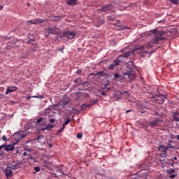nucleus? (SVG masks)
Wrapping results in <instances>:
<instances>
[{
	"label": "nucleus",
	"instance_id": "nucleus-11",
	"mask_svg": "<svg viewBox=\"0 0 179 179\" xmlns=\"http://www.w3.org/2000/svg\"><path fill=\"white\" fill-rule=\"evenodd\" d=\"M158 150L159 152H162L164 155H167V150H169V148H166L165 145H159Z\"/></svg>",
	"mask_w": 179,
	"mask_h": 179
},
{
	"label": "nucleus",
	"instance_id": "nucleus-46",
	"mask_svg": "<svg viewBox=\"0 0 179 179\" xmlns=\"http://www.w3.org/2000/svg\"><path fill=\"white\" fill-rule=\"evenodd\" d=\"M2 9H3V7H2V6H0V10H2Z\"/></svg>",
	"mask_w": 179,
	"mask_h": 179
},
{
	"label": "nucleus",
	"instance_id": "nucleus-43",
	"mask_svg": "<svg viewBox=\"0 0 179 179\" xmlns=\"http://www.w3.org/2000/svg\"><path fill=\"white\" fill-rule=\"evenodd\" d=\"M45 113L48 114L50 113V109H45Z\"/></svg>",
	"mask_w": 179,
	"mask_h": 179
},
{
	"label": "nucleus",
	"instance_id": "nucleus-33",
	"mask_svg": "<svg viewBox=\"0 0 179 179\" xmlns=\"http://www.w3.org/2000/svg\"><path fill=\"white\" fill-rule=\"evenodd\" d=\"M34 170H35V171H36V173H38V171H40V167H38V166H35V167H34Z\"/></svg>",
	"mask_w": 179,
	"mask_h": 179
},
{
	"label": "nucleus",
	"instance_id": "nucleus-8",
	"mask_svg": "<svg viewBox=\"0 0 179 179\" xmlns=\"http://www.w3.org/2000/svg\"><path fill=\"white\" fill-rule=\"evenodd\" d=\"M165 99H167L166 95H159L157 97H155V101L157 104H164Z\"/></svg>",
	"mask_w": 179,
	"mask_h": 179
},
{
	"label": "nucleus",
	"instance_id": "nucleus-17",
	"mask_svg": "<svg viewBox=\"0 0 179 179\" xmlns=\"http://www.w3.org/2000/svg\"><path fill=\"white\" fill-rule=\"evenodd\" d=\"M172 117H173L174 121H179V113L178 112L172 113Z\"/></svg>",
	"mask_w": 179,
	"mask_h": 179
},
{
	"label": "nucleus",
	"instance_id": "nucleus-16",
	"mask_svg": "<svg viewBox=\"0 0 179 179\" xmlns=\"http://www.w3.org/2000/svg\"><path fill=\"white\" fill-rule=\"evenodd\" d=\"M48 34H55V27H48L47 28Z\"/></svg>",
	"mask_w": 179,
	"mask_h": 179
},
{
	"label": "nucleus",
	"instance_id": "nucleus-39",
	"mask_svg": "<svg viewBox=\"0 0 179 179\" xmlns=\"http://www.w3.org/2000/svg\"><path fill=\"white\" fill-rule=\"evenodd\" d=\"M23 138H24V135H23V134L19 135V139H23Z\"/></svg>",
	"mask_w": 179,
	"mask_h": 179
},
{
	"label": "nucleus",
	"instance_id": "nucleus-34",
	"mask_svg": "<svg viewBox=\"0 0 179 179\" xmlns=\"http://www.w3.org/2000/svg\"><path fill=\"white\" fill-rule=\"evenodd\" d=\"M2 141H3L4 142H8V138H6V137L5 136H2Z\"/></svg>",
	"mask_w": 179,
	"mask_h": 179
},
{
	"label": "nucleus",
	"instance_id": "nucleus-44",
	"mask_svg": "<svg viewBox=\"0 0 179 179\" xmlns=\"http://www.w3.org/2000/svg\"><path fill=\"white\" fill-rule=\"evenodd\" d=\"M24 156H27V152H24L23 154Z\"/></svg>",
	"mask_w": 179,
	"mask_h": 179
},
{
	"label": "nucleus",
	"instance_id": "nucleus-45",
	"mask_svg": "<svg viewBox=\"0 0 179 179\" xmlns=\"http://www.w3.org/2000/svg\"><path fill=\"white\" fill-rule=\"evenodd\" d=\"M49 148H52V144L49 143Z\"/></svg>",
	"mask_w": 179,
	"mask_h": 179
},
{
	"label": "nucleus",
	"instance_id": "nucleus-15",
	"mask_svg": "<svg viewBox=\"0 0 179 179\" xmlns=\"http://www.w3.org/2000/svg\"><path fill=\"white\" fill-rule=\"evenodd\" d=\"M15 150V145H9L5 146V150L6 152H12V150Z\"/></svg>",
	"mask_w": 179,
	"mask_h": 179
},
{
	"label": "nucleus",
	"instance_id": "nucleus-1",
	"mask_svg": "<svg viewBox=\"0 0 179 179\" xmlns=\"http://www.w3.org/2000/svg\"><path fill=\"white\" fill-rule=\"evenodd\" d=\"M152 33L154 34V38L147 45L146 48L148 50L153 47V44H162L163 41H166V38L163 36L166 34L164 30H157L155 29L152 30Z\"/></svg>",
	"mask_w": 179,
	"mask_h": 179
},
{
	"label": "nucleus",
	"instance_id": "nucleus-22",
	"mask_svg": "<svg viewBox=\"0 0 179 179\" xmlns=\"http://www.w3.org/2000/svg\"><path fill=\"white\" fill-rule=\"evenodd\" d=\"M169 2L173 5H178L179 0H169Z\"/></svg>",
	"mask_w": 179,
	"mask_h": 179
},
{
	"label": "nucleus",
	"instance_id": "nucleus-12",
	"mask_svg": "<svg viewBox=\"0 0 179 179\" xmlns=\"http://www.w3.org/2000/svg\"><path fill=\"white\" fill-rule=\"evenodd\" d=\"M54 127L55 126L51 124H48L47 126H45V127H41L40 129L41 131H51Z\"/></svg>",
	"mask_w": 179,
	"mask_h": 179
},
{
	"label": "nucleus",
	"instance_id": "nucleus-47",
	"mask_svg": "<svg viewBox=\"0 0 179 179\" xmlns=\"http://www.w3.org/2000/svg\"><path fill=\"white\" fill-rule=\"evenodd\" d=\"M30 41H34V39H30V41H29V42Z\"/></svg>",
	"mask_w": 179,
	"mask_h": 179
},
{
	"label": "nucleus",
	"instance_id": "nucleus-29",
	"mask_svg": "<svg viewBox=\"0 0 179 179\" xmlns=\"http://www.w3.org/2000/svg\"><path fill=\"white\" fill-rule=\"evenodd\" d=\"M83 136V134H82V133H78L77 134V138L78 139H81V138Z\"/></svg>",
	"mask_w": 179,
	"mask_h": 179
},
{
	"label": "nucleus",
	"instance_id": "nucleus-24",
	"mask_svg": "<svg viewBox=\"0 0 179 179\" xmlns=\"http://www.w3.org/2000/svg\"><path fill=\"white\" fill-rule=\"evenodd\" d=\"M74 83H76L77 85H80V83H82V79L77 78L74 80Z\"/></svg>",
	"mask_w": 179,
	"mask_h": 179
},
{
	"label": "nucleus",
	"instance_id": "nucleus-21",
	"mask_svg": "<svg viewBox=\"0 0 179 179\" xmlns=\"http://www.w3.org/2000/svg\"><path fill=\"white\" fill-rule=\"evenodd\" d=\"M7 167H10V169L11 170H13V171H15V170H16V169H17V164H10L9 166H8Z\"/></svg>",
	"mask_w": 179,
	"mask_h": 179
},
{
	"label": "nucleus",
	"instance_id": "nucleus-25",
	"mask_svg": "<svg viewBox=\"0 0 179 179\" xmlns=\"http://www.w3.org/2000/svg\"><path fill=\"white\" fill-rule=\"evenodd\" d=\"M32 97L34 99H40L41 100H43V99H44V96L43 95L34 96Z\"/></svg>",
	"mask_w": 179,
	"mask_h": 179
},
{
	"label": "nucleus",
	"instance_id": "nucleus-4",
	"mask_svg": "<svg viewBox=\"0 0 179 179\" xmlns=\"http://www.w3.org/2000/svg\"><path fill=\"white\" fill-rule=\"evenodd\" d=\"M60 38H62V37H66V38H69V40H72L73 38H75L76 36H78V32L73 31H64L59 34Z\"/></svg>",
	"mask_w": 179,
	"mask_h": 179
},
{
	"label": "nucleus",
	"instance_id": "nucleus-27",
	"mask_svg": "<svg viewBox=\"0 0 179 179\" xmlns=\"http://www.w3.org/2000/svg\"><path fill=\"white\" fill-rule=\"evenodd\" d=\"M24 150L27 152H31V148H29V146L27 145L24 147Z\"/></svg>",
	"mask_w": 179,
	"mask_h": 179
},
{
	"label": "nucleus",
	"instance_id": "nucleus-20",
	"mask_svg": "<svg viewBox=\"0 0 179 179\" xmlns=\"http://www.w3.org/2000/svg\"><path fill=\"white\" fill-rule=\"evenodd\" d=\"M66 3L67 5H76L78 1L76 0H69Z\"/></svg>",
	"mask_w": 179,
	"mask_h": 179
},
{
	"label": "nucleus",
	"instance_id": "nucleus-13",
	"mask_svg": "<svg viewBox=\"0 0 179 179\" xmlns=\"http://www.w3.org/2000/svg\"><path fill=\"white\" fill-rule=\"evenodd\" d=\"M95 103H96V102H92V103L88 104V105H87V104H83V105L81 106V109H82L83 111H85V110H86V109L87 108V107H88V108H90V107H92V106H94Z\"/></svg>",
	"mask_w": 179,
	"mask_h": 179
},
{
	"label": "nucleus",
	"instance_id": "nucleus-3",
	"mask_svg": "<svg viewBox=\"0 0 179 179\" xmlns=\"http://www.w3.org/2000/svg\"><path fill=\"white\" fill-rule=\"evenodd\" d=\"M128 65H129L130 71H124L123 75L125 76L126 79H130V80H134V79H136V76L135 75V71H132V68H134V62L130 61L128 62Z\"/></svg>",
	"mask_w": 179,
	"mask_h": 179
},
{
	"label": "nucleus",
	"instance_id": "nucleus-18",
	"mask_svg": "<svg viewBox=\"0 0 179 179\" xmlns=\"http://www.w3.org/2000/svg\"><path fill=\"white\" fill-rule=\"evenodd\" d=\"M142 108H143V111L141 110H142ZM149 108H150L149 105H142V106H141V108H140V113H143V112L146 111V110H149Z\"/></svg>",
	"mask_w": 179,
	"mask_h": 179
},
{
	"label": "nucleus",
	"instance_id": "nucleus-35",
	"mask_svg": "<svg viewBox=\"0 0 179 179\" xmlns=\"http://www.w3.org/2000/svg\"><path fill=\"white\" fill-rule=\"evenodd\" d=\"M174 160H177V157H173V159H171V162H172V164H171V166H173V163H174Z\"/></svg>",
	"mask_w": 179,
	"mask_h": 179
},
{
	"label": "nucleus",
	"instance_id": "nucleus-7",
	"mask_svg": "<svg viewBox=\"0 0 179 179\" xmlns=\"http://www.w3.org/2000/svg\"><path fill=\"white\" fill-rule=\"evenodd\" d=\"M4 174L7 178H10L13 177V171L10 169V167H6L4 170Z\"/></svg>",
	"mask_w": 179,
	"mask_h": 179
},
{
	"label": "nucleus",
	"instance_id": "nucleus-23",
	"mask_svg": "<svg viewBox=\"0 0 179 179\" xmlns=\"http://www.w3.org/2000/svg\"><path fill=\"white\" fill-rule=\"evenodd\" d=\"M43 120H44V118L43 117H41V118H38L36 120L37 124H39V127L43 126V124H40L41 122H43Z\"/></svg>",
	"mask_w": 179,
	"mask_h": 179
},
{
	"label": "nucleus",
	"instance_id": "nucleus-50",
	"mask_svg": "<svg viewBox=\"0 0 179 179\" xmlns=\"http://www.w3.org/2000/svg\"><path fill=\"white\" fill-rule=\"evenodd\" d=\"M108 19H110L111 17H110V16H108Z\"/></svg>",
	"mask_w": 179,
	"mask_h": 179
},
{
	"label": "nucleus",
	"instance_id": "nucleus-38",
	"mask_svg": "<svg viewBox=\"0 0 179 179\" xmlns=\"http://www.w3.org/2000/svg\"><path fill=\"white\" fill-rule=\"evenodd\" d=\"M50 122H51V124H53V122H55V120L54 118H51L50 119Z\"/></svg>",
	"mask_w": 179,
	"mask_h": 179
},
{
	"label": "nucleus",
	"instance_id": "nucleus-48",
	"mask_svg": "<svg viewBox=\"0 0 179 179\" xmlns=\"http://www.w3.org/2000/svg\"><path fill=\"white\" fill-rule=\"evenodd\" d=\"M27 99H31V96H27Z\"/></svg>",
	"mask_w": 179,
	"mask_h": 179
},
{
	"label": "nucleus",
	"instance_id": "nucleus-5",
	"mask_svg": "<svg viewBox=\"0 0 179 179\" xmlns=\"http://www.w3.org/2000/svg\"><path fill=\"white\" fill-rule=\"evenodd\" d=\"M163 124V119L162 117H154V120L149 122L151 128H156L160 127Z\"/></svg>",
	"mask_w": 179,
	"mask_h": 179
},
{
	"label": "nucleus",
	"instance_id": "nucleus-2",
	"mask_svg": "<svg viewBox=\"0 0 179 179\" xmlns=\"http://www.w3.org/2000/svg\"><path fill=\"white\" fill-rule=\"evenodd\" d=\"M131 55V52H125L122 55L118 56L117 59H115L113 64L110 65V69H115L118 66V65H121V62H122V58H128Z\"/></svg>",
	"mask_w": 179,
	"mask_h": 179
},
{
	"label": "nucleus",
	"instance_id": "nucleus-28",
	"mask_svg": "<svg viewBox=\"0 0 179 179\" xmlns=\"http://www.w3.org/2000/svg\"><path fill=\"white\" fill-rule=\"evenodd\" d=\"M166 148H168V149H173V145H171V141L169 142L168 146Z\"/></svg>",
	"mask_w": 179,
	"mask_h": 179
},
{
	"label": "nucleus",
	"instance_id": "nucleus-41",
	"mask_svg": "<svg viewBox=\"0 0 179 179\" xmlns=\"http://www.w3.org/2000/svg\"><path fill=\"white\" fill-rule=\"evenodd\" d=\"M176 170L174 169H171V171H169V174H171L173 173H175Z\"/></svg>",
	"mask_w": 179,
	"mask_h": 179
},
{
	"label": "nucleus",
	"instance_id": "nucleus-51",
	"mask_svg": "<svg viewBox=\"0 0 179 179\" xmlns=\"http://www.w3.org/2000/svg\"><path fill=\"white\" fill-rule=\"evenodd\" d=\"M120 94H124V93H122V92H120Z\"/></svg>",
	"mask_w": 179,
	"mask_h": 179
},
{
	"label": "nucleus",
	"instance_id": "nucleus-49",
	"mask_svg": "<svg viewBox=\"0 0 179 179\" xmlns=\"http://www.w3.org/2000/svg\"><path fill=\"white\" fill-rule=\"evenodd\" d=\"M155 115H157V112L155 113Z\"/></svg>",
	"mask_w": 179,
	"mask_h": 179
},
{
	"label": "nucleus",
	"instance_id": "nucleus-19",
	"mask_svg": "<svg viewBox=\"0 0 179 179\" xmlns=\"http://www.w3.org/2000/svg\"><path fill=\"white\" fill-rule=\"evenodd\" d=\"M16 89V87H8L6 92V94H9V93H12V92H15V90Z\"/></svg>",
	"mask_w": 179,
	"mask_h": 179
},
{
	"label": "nucleus",
	"instance_id": "nucleus-40",
	"mask_svg": "<svg viewBox=\"0 0 179 179\" xmlns=\"http://www.w3.org/2000/svg\"><path fill=\"white\" fill-rule=\"evenodd\" d=\"M76 73H77L78 75H80V73H82V70H78V71H76Z\"/></svg>",
	"mask_w": 179,
	"mask_h": 179
},
{
	"label": "nucleus",
	"instance_id": "nucleus-9",
	"mask_svg": "<svg viewBox=\"0 0 179 179\" xmlns=\"http://www.w3.org/2000/svg\"><path fill=\"white\" fill-rule=\"evenodd\" d=\"M109 90H111V87H101V89L99 90V93L101 96H107Z\"/></svg>",
	"mask_w": 179,
	"mask_h": 179
},
{
	"label": "nucleus",
	"instance_id": "nucleus-30",
	"mask_svg": "<svg viewBox=\"0 0 179 179\" xmlns=\"http://www.w3.org/2000/svg\"><path fill=\"white\" fill-rule=\"evenodd\" d=\"M43 138H44V136L41 135V136H38L37 138H35L34 141H40L41 139H43Z\"/></svg>",
	"mask_w": 179,
	"mask_h": 179
},
{
	"label": "nucleus",
	"instance_id": "nucleus-6",
	"mask_svg": "<svg viewBox=\"0 0 179 179\" xmlns=\"http://www.w3.org/2000/svg\"><path fill=\"white\" fill-rule=\"evenodd\" d=\"M45 20L44 19H35L27 21V24H40L44 23Z\"/></svg>",
	"mask_w": 179,
	"mask_h": 179
},
{
	"label": "nucleus",
	"instance_id": "nucleus-37",
	"mask_svg": "<svg viewBox=\"0 0 179 179\" xmlns=\"http://www.w3.org/2000/svg\"><path fill=\"white\" fill-rule=\"evenodd\" d=\"M64 129H65V127H64V126H62V127L59 129V134H61V132H62V131H64Z\"/></svg>",
	"mask_w": 179,
	"mask_h": 179
},
{
	"label": "nucleus",
	"instance_id": "nucleus-42",
	"mask_svg": "<svg viewBox=\"0 0 179 179\" xmlns=\"http://www.w3.org/2000/svg\"><path fill=\"white\" fill-rule=\"evenodd\" d=\"M99 24H104V20L99 22Z\"/></svg>",
	"mask_w": 179,
	"mask_h": 179
},
{
	"label": "nucleus",
	"instance_id": "nucleus-32",
	"mask_svg": "<svg viewBox=\"0 0 179 179\" xmlns=\"http://www.w3.org/2000/svg\"><path fill=\"white\" fill-rule=\"evenodd\" d=\"M115 79H118L120 78V74L118 73H116L114 74Z\"/></svg>",
	"mask_w": 179,
	"mask_h": 179
},
{
	"label": "nucleus",
	"instance_id": "nucleus-31",
	"mask_svg": "<svg viewBox=\"0 0 179 179\" xmlns=\"http://www.w3.org/2000/svg\"><path fill=\"white\" fill-rule=\"evenodd\" d=\"M109 83H103L102 84L101 87H107V86H108Z\"/></svg>",
	"mask_w": 179,
	"mask_h": 179
},
{
	"label": "nucleus",
	"instance_id": "nucleus-36",
	"mask_svg": "<svg viewBox=\"0 0 179 179\" xmlns=\"http://www.w3.org/2000/svg\"><path fill=\"white\" fill-rule=\"evenodd\" d=\"M176 177H177V175L176 174H171L169 176V178H176Z\"/></svg>",
	"mask_w": 179,
	"mask_h": 179
},
{
	"label": "nucleus",
	"instance_id": "nucleus-10",
	"mask_svg": "<svg viewBox=\"0 0 179 179\" xmlns=\"http://www.w3.org/2000/svg\"><path fill=\"white\" fill-rule=\"evenodd\" d=\"M101 10L104 13L111 12V10H113V6L111 4L104 6L103 7L101 8Z\"/></svg>",
	"mask_w": 179,
	"mask_h": 179
},
{
	"label": "nucleus",
	"instance_id": "nucleus-26",
	"mask_svg": "<svg viewBox=\"0 0 179 179\" xmlns=\"http://www.w3.org/2000/svg\"><path fill=\"white\" fill-rule=\"evenodd\" d=\"M71 122V119H67L64 123H63V127H66V125H68L69 122Z\"/></svg>",
	"mask_w": 179,
	"mask_h": 179
},
{
	"label": "nucleus",
	"instance_id": "nucleus-14",
	"mask_svg": "<svg viewBox=\"0 0 179 179\" xmlns=\"http://www.w3.org/2000/svg\"><path fill=\"white\" fill-rule=\"evenodd\" d=\"M104 75H106V73H104V71H98L96 73H91L90 74V76H99V78H101V76H104Z\"/></svg>",
	"mask_w": 179,
	"mask_h": 179
}]
</instances>
